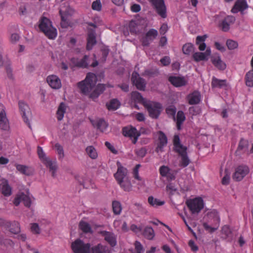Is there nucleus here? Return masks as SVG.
<instances>
[{
    "label": "nucleus",
    "mask_w": 253,
    "mask_h": 253,
    "mask_svg": "<svg viewBox=\"0 0 253 253\" xmlns=\"http://www.w3.org/2000/svg\"><path fill=\"white\" fill-rule=\"evenodd\" d=\"M204 219L206 221L203 223V226L206 230L213 232L217 229L219 225L220 219L216 211H209Z\"/></svg>",
    "instance_id": "obj_2"
},
{
    "label": "nucleus",
    "mask_w": 253,
    "mask_h": 253,
    "mask_svg": "<svg viewBox=\"0 0 253 253\" xmlns=\"http://www.w3.org/2000/svg\"><path fill=\"white\" fill-rule=\"evenodd\" d=\"M39 28L49 39H54L57 36V30L52 26L50 20L42 17L39 21Z\"/></svg>",
    "instance_id": "obj_3"
},
{
    "label": "nucleus",
    "mask_w": 253,
    "mask_h": 253,
    "mask_svg": "<svg viewBox=\"0 0 253 253\" xmlns=\"http://www.w3.org/2000/svg\"><path fill=\"white\" fill-rule=\"evenodd\" d=\"M37 153L40 160L42 163L48 158L46 156L42 148L40 146H38L37 148Z\"/></svg>",
    "instance_id": "obj_54"
},
{
    "label": "nucleus",
    "mask_w": 253,
    "mask_h": 253,
    "mask_svg": "<svg viewBox=\"0 0 253 253\" xmlns=\"http://www.w3.org/2000/svg\"><path fill=\"white\" fill-rule=\"evenodd\" d=\"M85 152L92 159H96L98 157L97 151L93 146H87L85 149Z\"/></svg>",
    "instance_id": "obj_38"
},
{
    "label": "nucleus",
    "mask_w": 253,
    "mask_h": 253,
    "mask_svg": "<svg viewBox=\"0 0 253 253\" xmlns=\"http://www.w3.org/2000/svg\"><path fill=\"white\" fill-rule=\"evenodd\" d=\"M113 212L116 214H120L122 211V207L120 203L114 201L112 203Z\"/></svg>",
    "instance_id": "obj_53"
},
{
    "label": "nucleus",
    "mask_w": 253,
    "mask_h": 253,
    "mask_svg": "<svg viewBox=\"0 0 253 253\" xmlns=\"http://www.w3.org/2000/svg\"><path fill=\"white\" fill-rule=\"evenodd\" d=\"M169 169L167 166H163L160 168V173L162 176L169 177Z\"/></svg>",
    "instance_id": "obj_56"
},
{
    "label": "nucleus",
    "mask_w": 253,
    "mask_h": 253,
    "mask_svg": "<svg viewBox=\"0 0 253 253\" xmlns=\"http://www.w3.org/2000/svg\"><path fill=\"white\" fill-rule=\"evenodd\" d=\"M19 109L22 115L24 121L31 127L30 122L28 119V117L31 115V111L28 105L23 101L19 102Z\"/></svg>",
    "instance_id": "obj_14"
},
{
    "label": "nucleus",
    "mask_w": 253,
    "mask_h": 253,
    "mask_svg": "<svg viewBox=\"0 0 253 253\" xmlns=\"http://www.w3.org/2000/svg\"><path fill=\"white\" fill-rule=\"evenodd\" d=\"M176 124L177 128L178 130L181 128V125L185 120V116L184 113L181 111H179L176 115Z\"/></svg>",
    "instance_id": "obj_40"
},
{
    "label": "nucleus",
    "mask_w": 253,
    "mask_h": 253,
    "mask_svg": "<svg viewBox=\"0 0 253 253\" xmlns=\"http://www.w3.org/2000/svg\"><path fill=\"white\" fill-rule=\"evenodd\" d=\"M235 18L231 15L226 16L221 22L219 27L224 32H227L230 29V26L234 23Z\"/></svg>",
    "instance_id": "obj_20"
},
{
    "label": "nucleus",
    "mask_w": 253,
    "mask_h": 253,
    "mask_svg": "<svg viewBox=\"0 0 253 253\" xmlns=\"http://www.w3.org/2000/svg\"><path fill=\"white\" fill-rule=\"evenodd\" d=\"M153 9L162 18L167 17V7L164 0H148Z\"/></svg>",
    "instance_id": "obj_4"
},
{
    "label": "nucleus",
    "mask_w": 253,
    "mask_h": 253,
    "mask_svg": "<svg viewBox=\"0 0 253 253\" xmlns=\"http://www.w3.org/2000/svg\"><path fill=\"white\" fill-rule=\"evenodd\" d=\"M248 7L246 0H237L231 11L233 13L243 12Z\"/></svg>",
    "instance_id": "obj_19"
},
{
    "label": "nucleus",
    "mask_w": 253,
    "mask_h": 253,
    "mask_svg": "<svg viewBox=\"0 0 253 253\" xmlns=\"http://www.w3.org/2000/svg\"><path fill=\"white\" fill-rule=\"evenodd\" d=\"M250 171L249 168L246 165H240L237 167L233 175L234 180L239 181L243 179Z\"/></svg>",
    "instance_id": "obj_8"
},
{
    "label": "nucleus",
    "mask_w": 253,
    "mask_h": 253,
    "mask_svg": "<svg viewBox=\"0 0 253 253\" xmlns=\"http://www.w3.org/2000/svg\"><path fill=\"white\" fill-rule=\"evenodd\" d=\"M54 148L58 155V159L62 160L65 156L63 147L59 143H57L55 144Z\"/></svg>",
    "instance_id": "obj_45"
},
{
    "label": "nucleus",
    "mask_w": 253,
    "mask_h": 253,
    "mask_svg": "<svg viewBox=\"0 0 253 253\" xmlns=\"http://www.w3.org/2000/svg\"><path fill=\"white\" fill-rule=\"evenodd\" d=\"M135 154L138 157L143 158L144 157L147 153V150L145 148H141L135 150Z\"/></svg>",
    "instance_id": "obj_61"
},
{
    "label": "nucleus",
    "mask_w": 253,
    "mask_h": 253,
    "mask_svg": "<svg viewBox=\"0 0 253 253\" xmlns=\"http://www.w3.org/2000/svg\"><path fill=\"white\" fill-rule=\"evenodd\" d=\"M79 228L84 233H92V232L90 224L85 221H80Z\"/></svg>",
    "instance_id": "obj_41"
},
{
    "label": "nucleus",
    "mask_w": 253,
    "mask_h": 253,
    "mask_svg": "<svg viewBox=\"0 0 253 253\" xmlns=\"http://www.w3.org/2000/svg\"><path fill=\"white\" fill-rule=\"evenodd\" d=\"M145 106L151 118L156 119L159 117L162 111V105L160 103L149 102L146 103Z\"/></svg>",
    "instance_id": "obj_6"
},
{
    "label": "nucleus",
    "mask_w": 253,
    "mask_h": 253,
    "mask_svg": "<svg viewBox=\"0 0 253 253\" xmlns=\"http://www.w3.org/2000/svg\"><path fill=\"white\" fill-rule=\"evenodd\" d=\"M166 190L170 195H172L176 191L177 189L173 184L169 183L167 185Z\"/></svg>",
    "instance_id": "obj_62"
},
{
    "label": "nucleus",
    "mask_w": 253,
    "mask_h": 253,
    "mask_svg": "<svg viewBox=\"0 0 253 253\" xmlns=\"http://www.w3.org/2000/svg\"><path fill=\"white\" fill-rule=\"evenodd\" d=\"M143 235L148 240H152L155 236L154 230L151 227H146L143 231Z\"/></svg>",
    "instance_id": "obj_42"
},
{
    "label": "nucleus",
    "mask_w": 253,
    "mask_h": 253,
    "mask_svg": "<svg viewBox=\"0 0 253 253\" xmlns=\"http://www.w3.org/2000/svg\"><path fill=\"white\" fill-rule=\"evenodd\" d=\"M129 29L130 32L132 34H137L139 32V26L134 21H131L129 24Z\"/></svg>",
    "instance_id": "obj_52"
},
{
    "label": "nucleus",
    "mask_w": 253,
    "mask_h": 253,
    "mask_svg": "<svg viewBox=\"0 0 253 253\" xmlns=\"http://www.w3.org/2000/svg\"><path fill=\"white\" fill-rule=\"evenodd\" d=\"M133 212L135 215L139 216L140 214H147L148 211L142 204L136 202L133 204Z\"/></svg>",
    "instance_id": "obj_26"
},
{
    "label": "nucleus",
    "mask_w": 253,
    "mask_h": 253,
    "mask_svg": "<svg viewBox=\"0 0 253 253\" xmlns=\"http://www.w3.org/2000/svg\"><path fill=\"white\" fill-rule=\"evenodd\" d=\"M186 204L192 214L199 213L204 208V201L200 197L188 200Z\"/></svg>",
    "instance_id": "obj_5"
},
{
    "label": "nucleus",
    "mask_w": 253,
    "mask_h": 253,
    "mask_svg": "<svg viewBox=\"0 0 253 253\" xmlns=\"http://www.w3.org/2000/svg\"><path fill=\"white\" fill-rule=\"evenodd\" d=\"M180 160L179 161V166L182 168H185L189 165L190 163V160L188 157L187 153L180 155Z\"/></svg>",
    "instance_id": "obj_39"
},
{
    "label": "nucleus",
    "mask_w": 253,
    "mask_h": 253,
    "mask_svg": "<svg viewBox=\"0 0 253 253\" xmlns=\"http://www.w3.org/2000/svg\"><path fill=\"white\" fill-rule=\"evenodd\" d=\"M211 54L210 48H207L205 52H196L193 54V58L196 62L200 61L208 60L209 56Z\"/></svg>",
    "instance_id": "obj_21"
},
{
    "label": "nucleus",
    "mask_w": 253,
    "mask_h": 253,
    "mask_svg": "<svg viewBox=\"0 0 253 253\" xmlns=\"http://www.w3.org/2000/svg\"><path fill=\"white\" fill-rule=\"evenodd\" d=\"M9 231L14 234H17L20 232V224L18 222H11V226L9 228Z\"/></svg>",
    "instance_id": "obj_46"
},
{
    "label": "nucleus",
    "mask_w": 253,
    "mask_h": 253,
    "mask_svg": "<svg viewBox=\"0 0 253 253\" xmlns=\"http://www.w3.org/2000/svg\"><path fill=\"white\" fill-rule=\"evenodd\" d=\"M16 168L17 170L25 175H30L33 173V169L25 165H17Z\"/></svg>",
    "instance_id": "obj_33"
},
{
    "label": "nucleus",
    "mask_w": 253,
    "mask_h": 253,
    "mask_svg": "<svg viewBox=\"0 0 253 253\" xmlns=\"http://www.w3.org/2000/svg\"><path fill=\"white\" fill-rule=\"evenodd\" d=\"M0 188L4 196L7 197L11 195L12 189L6 179L2 178L0 180Z\"/></svg>",
    "instance_id": "obj_22"
},
{
    "label": "nucleus",
    "mask_w": 253,
    "mask_h": 253,
    "mask_svg": "<svg viewBox=\"0 0 253 253\" xmlns=\"http://www.w3.org/2000/svg\"><path fill=\"white\" fill-rule=\"evenodd\" d=\"M134 246L136 253H143L144 252V250L143 247L139 242L136 241Z\"/></svg>",
    "instance_id": "obj_63"
},
{
    "label": "nucleus",
    "mask_w": 253,
    "mask_h": 253,
    "mask_svg": "<svg viewBox=\"0 0 253 253\" xmlns=\"http://www.w3.org/2000/svg\"><path fill=\"white\" fill-rule=\"evenodd\" d=\"M226 45L229 49H234L238 47V43L233 40H228L226 42Z\"/></svg>",
    "instance_id": "obj_58"
},
{
    "label": "nucleus",
    "mask_w": 253,
    "mask_h": 253,
    "mask_svg": "<svg viewBox=\"0 0 253 253\" xmlns=\"http://www.w3.org/2000/svg\"><path fill=\"white\" fill-rule=\"evenodd\" d=\"M96 126L97 129H99L101 132H104L107 127V124L104 120L99 119L96 122Z\"/></svg>",
    "instance_id": "obj_51"
},
{
    "label": "nucleus",
    "mask_w": 253,
    "mask_h": 253,
    "mask_svg": "<svg viewBox=\"0 0 253 253\" xmlns=\"http://www.w3.org/2000/svg\"><path fill=\"white\" fill-rule=\"evenodd\" d=\"M207 38V36L205 35L202 36H197L196 40V43L199 45L198 48L201 51H204L206 48V44L204 42L206 39Z\"/></svg>",
    "instance_id": "obj_34"
},
{
    "label": "nucleus",
    "mask_w": 253,
    "mask_h": 253,
    "mask_svg": "<svg viewBox=\"0 0 253 253\" xmlns=\"http://www.w3.org/2000/svg\"><path fill=\"white\" fill-rule=\"evenodd\" d=\"M245 80L247 86L253 87V69L246 74Z\"/></svg>",
    "instance_id": "obj_48"
},
{
    "label": "nucleus",
    "mask_w": 253,
    "mask_h": 253,
    "mask_svg": "<svg viewBox=\"0 0 253 253\" xmlns=\"http://www.w3.org/2000/svg\"><path fill=\"white\" fill-rule=\"evenodd\" d=\"M194 46L191 43H187L183 45L182 51L184 54L189 55L194 51Z\"/></svg>",
    "instance_id": "obj_49"
},
{
    "label": "nucleus",
    "mask_w": 253,
    "mask_h": 253,
    "mask_svg": "<svg viewBox=\"0 0 253 253\" xmlns=\"http://www.w3.org/2000/svg\"><path fill=\"white\" fill-rule=\"evenodd\" d=\"M187 99L190 105L198 104L201 100V93L198 91H194L188 95Z\"/></svg>",
    "instance_id": "obj_23"
},
{
    "label": "nucleus",
    "mask_w": 253,
    "mask_h": 253,
    "mask_svg": "<svg viewBox=\"0 0 253 253\" xmlns=\"http://www.w3.org/2000/svg\"><path fill=\"white\" fill-rule=\"evenodd\" d=\"M61 17V25L63 28H66L68 25V23L66 22V12L62 10L59 11Z\"/></svg>",
    "instance_id": "obj_55"
},
{
    "label": "nucleus",
    "mask_w": 253,
    "mask_h": 253,
    "mask_svg": "<svg viewBox=\"0 0 253 253\" xmlns=\"http://www.w3.org/2000/svg\"><path fill=\"white\" fill-rule=\"evenodd\" d=\"M131 81L138 89L140 90H145L146 84V82L143 79L140 77L139 75L137 72H133Z\"/></svg>",
    "instance_id": "obj_11"
},
{
    "label": "nucleus",
    "mask_w": 253,
    "mask_h": 253,
    "mask_svg": "<svg viewBox=\"0 0 253 253\" xmlns=\"http://www.w3.org/2000/svg\"><path fill=\"white\" fill-rule=\"evenodd\" d=\"M120 187L126 192H130L132 190V185L129 178L117 182Z\"/></svg>",
    "instance_id": "obj_25"
},
{
    "label": "nucleus",
    "mask_w": 253,
    "mask_h": 253,
    "mask_svg": "<svg viewBox=\"0 0 253 253\" xmlns=\"http://www.w3.org/2000/svg\"><path fill=\"white\" fill-rule=\"evenodd\" d=\"M158 143L156 151L157 153L163 151V148L167 145L168 139L166 135L162 131H159L157 133Z\"/></svg>",
    "instance_id": "obj_16"
},
{
    "label": "nucleus",
    "mask_w": 253,
    "mask_h": 253,
    "mask_svg": "<svg viewBox=\"0 0 253 253\" xmlns=\"http://www.w3.org/2000/svg\"><path fill=\"white\" fill-rule=\"evenodd\" d=\"M0 127L3 130H7L9 128V122L6 115L0 117Z\"/></svg>",
    "instance_id": "obj_50"
},
{
    "label": "nucleus",
    "mask_w": 253,
    "mask_h": 253,
    "mask_svg": "<svg viewBox=\"0 0 253 253\" xmlns=\"http://www.w3.org/2000/svg\"><path fill=\"white\" fill-rule=\"evenodd\" d=\"M102 236L104 237V239L111 246L114 247L116 245V237L113 233L104 231L101 232Z\"/></svg>",
    "instance_id": "obj_24"
},
{
    "label": "nucleus",
    "mask_w": 253,
    "mask_h": 253,
    "mask_svg": "<svg viewBox=\"0 0 253 253\" xmlns=\"http://www.w3.org/2000/svg\"><path fill=\"white\" fill-rule=\"evenodd\" d=\"M92 253H109L108 248L101 244L93 246L91 248Z\"/></svg>",
    "instance_id": "obj_37"
},
{
    "label": "nucleus",
    "mask_w": 253,
    "mask_h": 253,
    "mask_svg": "<svg viewBox=\"0 0 253 253\" xmlns=\"http://www.w3.org/2000/svg\"><path fill=\"white\" fill-rule=\"evenodd\" d=\"M46 82L48 85L53 89H58L60 88L62 86L60 79L58 76L54 75L47 76Z\"/></svg>",
    "instance_id": "obj_17"
},
{
    "label": "nucleus",
    "mask_w": 253,
    "mask_h": 253,
    "mask_svg": "<svg viewBox=\"0 0 253 253\" xmlns=\"http://www.w3.org/2000/svg\"><path fill=\"white\" fill-rule=\"evenodd\" d=\"M173 144L174 151L177 153L179 156L187 153V147L183 145L181 143L179 137L178 135H175L174 136Z\"/></svg>",
    "instance_id": "obj_10"
},
{
    "label": "nucleus",
    "mask_w": 253,
    "mask_h": 253,
    "mask_svg": "<svg viewBox=\"0 0 253 253\" xmlns=\"http://www.w3.org/2000/svg\"><path fill=\"white\" fill-rule=\"evenodd\" d=\"M71 247L75 253H89L90 249L89 244H84L80 239H77L74 242Z\"/></svg>",
    "instance_id": "obj_7"
},
{
    "label": "nucleus",
    "mask_w": 253,
    "mask_h": 253,
    "mask_svg": "<svg viewBox=\"0 0 253 253\" xmlns=\"http://www.w3.org/2000/svg\"><path fill=\"white\" fill-rule=\"evenodd\" d=\"M117 170L114 174L117 182L129 178L128 170L126 168L123 167L119 161L117 162Z\"/></svg>",
    "instance_id": "obj_9"
},
{
    "label": "nucleus",
    "mask_w": 253,
    "mask_h": 253,
    "mask_svg": "<svg viewBox=\"0 0 253 253\" xmlns=\"http://www.w3.org/2000/svg\"><path fill=\"white\" fill-rule=\"evenodd\" d=\"M149 204L153 207L162 206L165 204V201H160L158 199H155L152 196L149 197L148 199Z\"/></svg>",
    "instance_id": "obj_44"
},
{
    "label": "nucleus",
    "mask_w": 253,
    "mask_h": 253,
    "mask_svg": "<svg viewBox=\"0 0 253 253\" xmlns=\"http://www.w3.org/2000/svg\"><path fill=\"white\" fill-rule=\"evenodd\" d=\"M211 85L212 88H223L227 85L226 80H219L213 77L212 78Z\"/></svg>",
    "instance_id": "obj_29"
},
{
    "label": "nucleus",
    "mask_w": 253,
    "mask_h": 253,
    "mask_svg": "<svg viewBox=\"0 0 253 253\" xmlns=\"http://www.w3.org/2000/svg\"><path fill=\"white\" fill-rule=\"evenodd\" d=\"M230 179V173L227 169L225 170V175L222 178V183L223 185H227L229 183Z\"/></svg>",
    "instance_id": "obj_57"
},
{
    "label": "nucleus",
    "mask_w": 253,
    "mask_h": 253,
    "mask_svg": "<svg viewBox=\"0 0 253 253\" xmlns=\"http://www.w3.org/2000/svg\"><path fill=\"white\" fill-rule=\"evenodd\" d=\"M120 105V102L116 99L111 100L106 104L107 107L109 110H116L119 107Z\"/></svg>",
    "instance_id": "obj_43"
},
{
    "label": "nucleus",
    "mask_w": 253,
    "mask_h": 253,
    "mask_svg": "<svg viewBox=\"0 0 253 253\" xmlns=\"http://www.w3.org/2000/svg\"><path fill=\"white\" fill-rule=\"evenodd\" d=\"M248 147V142L247 140L242 139H241L239 146L238 147V149L237 150V153L242 151V152L244 153L247 151Z\"/></svg>",
    "instance_id": "obj_47"
},
{
    "label": "nucleus",
    "mask_w": 253,
    "mask_h": 253,
    "mask_svg": "<svg viewBox=\"0 0 253 253\" xmlns=\"http://www.w3.org/2000/svg\"><path fill=\"white\" fill-rule=\"evenodd\" d=\"M169 81L175 86L179 87L186 84V81L183 78L178 77H170Z\"/></svg>",
    "instance_id": "obj_30"
},
{
    "label": "nucleus",
    "mask_w": 253,
    "mask_h": 253,
    "mask_svg": "<svg viewBox=\"0 0 253 253\" xmlns=\"http://www.w3.org/2000/svg\"><path fill=\"white\" fill-rule=\"evenodd\" d=\"M211 62L212 64L219 70H224L226 68V64L221 60L220 57L217 55H215L212 57Z\"/></svg>",
    "instance_id": "obj_28"
},
{
    "label": "nucleus",
    "mask_w": 253,
    "mask_h": 253,
    "mask_svg": "<svg viewBox=\"0 0 253 253\" xmlns=\"http://www.w3.org/2000/svg\"><path fill=\"white\" fill-rule=\"evenodd\" d=\"M88 57L87 55L84 56V58L79 59L76 58H73L71 59L72 63L76 66L81 68H86L88 65L87 61Z\"/></svg>",
    "instance_id": "obj_27"
},
{
    "label": "nucleus",
    "mask_w": 253,
    "mask_h": 253,
    "mask_svg": "<svg viewBox=\"0 0 253 253\" xmlns=\"http://www.w3.org/2000/svg\"><path fill=\"white\" fill-rule=\"evenodd\" d=\"M43 163L48 168L52 173V176H55L56 171L57 168L56 162L55 161H52L49 158H48Z\"/></svg>",
    "instance_id": "obj_31"
},
{
    "label": "nucleus",
    "mask_w": 253,
    "mask_h": 253,
    "mask_svg": "<svg viewBox=\"0 0 253 253\" xmlns=\"http://www.w3.org/2000/svg\"><path fill=\"white\" fill-rule=\"evenodd\" d=\"M88 30L86 49L89 50H91L92 47L96 43V40L94 29L88 28Z\"/></svg>",
    "instance_id": "obj_18"
},
{
    "label": "nucleus",
    "mask_w": 253,
    "mask_h": 253,
    "mask_svg": "<svg viewBox=\"0 0 253 253\" xmlns=\"http://www.w3.org/2000/svg\"><path fill=\"white\" fill-rule=\"evenodd\" d=\"M131 96L132 100L134 102L142 103L144 105H145V104L147 103L141 94L137 91L132 92L131 94Z\"/></svg>",
    "instance_id": "obj_36"
},
{
    "label": "nucleus",
    "mask_w": 253,
    "mask_h": 253,
    "mask_svg": "<svg viewBox=\"0 0 253 253\" xmlns=\"http://www.w3.org/2000/svg\"><path fill=\"white\" fill-rule=\"evenodd\" d=\"M67 106L66 104L61 102L58 107L56 112L57 119L59 121H61L64 117V114L66 110Z\"/></svg>",
    "instance_id": "obj_35"
},
{
    "label": "nucleus",
    "mask_w": 253,
    "mask_h": 253,
    "mask_svg": "<svg viewBox=\"0 0 253 253\" xmlns=\"http://www.w3.org/2000/svg\"><path fill=\"white\" fill-rule=\"evenodd\" d=\"M23 202L26 207H30L31 204V199L29 194L20 193L17 194L14 200V204L17 206Z\"/></svg>",
    "instance_id": "obj_12"
},
{
    "label": "nucleus",
    "mask_w": 253,
    "mask_h": 253,
    "mask_svg": "<svg viewBox=\"0 0 253 253\" xmlns=\"http://www.w3.org/2000/svg\"><path fill=\"white\" fill-rule=\"evenodd\" d=\"M123 131L125 136L129 137L131 139L133 144L136 143L140 134L135 128L126 127L123 128Z\"/></svg>",
    "instance_id": "obj_13"
},
{
    "label": "nucleus",
    "mask_w": 253,
    "mask_h": 253,
    "mask_svg": "<svg viewBox=\"0 0 253 253\" xmlns=\"http://www.w3.org/2000/svg\"><path fill=\"white\" fill-rule=\"evenodd\" d=\"M31 231L34 234H39L40 233V228L39 225L36 223L31 224Z\"/></svg>",
    "instance_id": "obj_64"
},
{
    "label": "nucleus",
    "mask_w": 253,
    "mask_h": 253,
    "mask_svg": "<svg viewBox=\"0 0 253 253\" xmlns=\"http://www.w3.org/2000/svg\"><path fill=\"white\" fill-rule=\"evenodd\" d=\"M140 164H137L135 166L133 169V175L135 179L138 180H141V178L139 176L138 170L139 169L140 167Z\"/></svg>",
    "instance_id": "obj_59"
},
{
    "label": "nucleus",
    "mask_w": 253,
    "mask_h": 253,
    "mask_svg": "<svg viewBox=\"0 0 253 253\" xmlns=\"http://www.w3.org/2000/svg\"><path fill=\"white\" fill-rule=\"evenodd\" d=\"M96 83V77L93 73H88L85 79L78 84V86L81 92L89 95V97L94 99L103 92L105 90V85L98 84L95 86Z\"/></svg>",
    "instance_id": "obj_1"
},
{
    "label": "nucleus",
    "mask_w": 253,
    "mask_h": 253,
    "mask_svg": "<svg viewBox=\"0 0 253 253\" xmlns=\"http://www.w3.org/2000/svg\"><path fill=\"white\" fill-rule=\"evenodd\" d=\"M158 35L156 30L154 29H150L145 35V36L141 40V42L143 46H148L150 43L156 38Z\"/></svg>",
    "instance_id": "obj_15"
},
{
    "label": "nucleus",
    "mask_w": 253,
    "mask_h": 253,
    "mask_svg": "<svg viewBox=\"0 0 253 253\" xmlns=\"http://www.w3.org/2000/svg\"><path fill=\"white\" fill-rule=\"evenodd\" d=\"M0 244L4 245V246H12L13 244V242L8 239H5L2 236H0Z\"/></svg>",
    "instance_id": "obj_60"
},
{
    "label": "nucleus",
    "mask_w": 253,
    "mask_h": 253,
    "mask_svg": "<svg viewBox=\"0 0 253 253\" xmlns=\"http://www.w3.org/2000/svg\"><path fill=\"white\" fill-rule=\"evenodd\" d=\"M43 163L48 168L52 173V176H55L56 171L57 168L56 162L55 161H52L49 158H48Z\"/></svg>",
    "instance_id": "obj_32"
}]
</instances>
